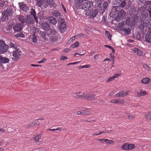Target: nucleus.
Listing matches in <instances>:
<instances>
[{"label":"nucleus","mask_w":151,"mask_h":151,"mask_svg":"<svg viewBox=\"0 0 151 151\" xmlns=\"http://www.w3.org/2000/svg\"><path fill=\"white\" fill-rule=\"evenodd\" d=\"M98 10L95 9L94 10H91V9L88 11L86 13V15L89 16L90 18H93L96 17L98 13Z\"/></svg>","instance_id":"nucleus-9"},{"label":"nucleus","mask_w":151,"mask_h":151,"mask_svg":"<svg viewBox=\"0 0 151 151\" xmlns=\"http://www.w3.org/2000/svg\"><path fill=\"white\" fill-rule=\"evenodd\" d=\"M84 98H86L88 100H91L94 99L95 98V95L92 94L90 95L89 94H86L84 96Z\"/></svg>","instance_id":"nucleus-21"},{"label":"nucleus","mask_w":151,"mask_h":151,"mask_svg":"<svg viewBox=\"0 0 151 151\" xmlns=\"http://www.w3.org/2000/svg\"><path fill=\"white\" fill-rule=\"evenodd\" d=\"M9 46L10 47H13L16 50L17 49V44H14V43L11 42L9 44Z\"/></svg>","instance_id":"nucleus-37"},{"label":"nucleus","mask_w":151,"mask_h":151,"mask_svg":"<svg viewBox=\"0 0 151 151\" xmlns=\"http://www.w3.org/2000/svg\"><path fill=\"white\" fill-rule=\"evenodd\" d=\"M136 38L138 40H140L141 39V35L139 32H138L136 34Z\"/></svg>","instance_id":"nucleus-46"},{"label":"nucleus","mask_w":151,"mask_h":151,"mask_svg":"<svg viewBox=\"0 0 151 151\" xmlns=\"http://www.w3.org/2000/svg\"><path fill=\"white\" fill-rule=\"evenodd\" d=\"M120 76L119 74H116L114 76L115 77V78H116Z\"/></svg>","instance_id":"nucleus-62"},{"label":"nucleus","mask_w":151,"mask_h":151,"mask_svg":"<svg viewBox=\"0 0 151 151\" xmlns=\"http://www.w3.org/2000/svg\"><path fill=\"white\" fill-rule=\"evenodd\" d=\"M22 28V25L19 23H17L13 26V30L15 32L14 35L16 38L24 37V35L21 32Z\"/></svg>","instance_id":"nucleus-3"},{"label":"nucleus","mask_w":151,"mask_h":151,"mask_svg":"<svg viewBox=\"0 0 151 151\" xmlns=\"http://www.w3.org/2000/svg\"><path fill=\"white\" fill-rule=\"evenodd\" d=\"M84 54H80L78 53L77 52V53H76L75 54L74 56H75L76 57H78L79 56H77V55H79L80 56H81L82 55H83Z\"/></svg>","instance_id":"nucleus-53"},{"label":"nucleus","mask_w":151,"mask_h":151,"mask_svg":"<svg viewBox=\"0 0 151 151\" xmlns=\"http://www.w3.org/2000/svg\"><path fill=\"white\" fill-rule=\"evenodd\" d=\"M109 1H105L104 2L102 5V6H101V7L100 9V10L101 11V12L102 13H104L105 10L106 9H107L108 6V3H109Z\"/></svg>","instance_id":"nucleus-15"},{"label":"nucleus","mask_w":151,"mask_h":151,"mask_svg":"<svg viewBox=\"0 0 151 151\" xmlns=\"http://www.w3.org/2000/svg\"><path fill=\"white\" fill-rule=\"evenodd\" d=\"M93 6V4L92 1H88L83 4V9L85 11H89L91 9Z\"/></svg>","instance_id":"nucleus-8"},{"label":"nucleus","mask_w":151,"mask_h":151,"mask_svg":"<svg viewBox=\"0 0 151 151\" xmlns=\"http://www.w3.org/2000/svg\"><path fill=\"white\" fill-rule=\"evenodd\" d=\"M104 47H108L109 48H110V49H111V48H112V47H111V46H110V45H104Z\"/></svg>","instance_id":"nucleus-61"},{"label":"nucleus","mask_w":151,"mask_h":151,"mask_svg":"<svg viewBox=\"0 0 151 151\" xmlns=\"http://www.w3.org/2000/svg\"><path fill=\"white\" fill-rule=\"evenodd\" d=\"M76 1L78 3L83 4L84 3L85 1L84 0H76Z\"/></svg>","instance_id":"nucleus-54"},{"label":"nucleus","mask_w":151,"mask_h":151,"mask_svg":"<svg viewBox=\"0 0 151 151\" xmlns=\"http://www.w3.org/2000/svg\"><path fill=\"white\" fill-rule=\"evenodd\" d=\"M98 140L99 141H101L102 142H104L106 143L107 141V139H98Z\"/></svg>","instance_id":"nucleus-48"},{"label":"nucleus","mask_w":151,"mask_h":151,"mask_svg":"<svg viewBox=\"0 0 151 151\" xmlns=\"http://www.w3.org/2000/svg\"><path fill=\"white\" fill-rule=\"evenodd\" d=\"M145 118L147 119H151V112L146 114L145 116Z\"/></svg>","instance_id":"nucleus-39"},{"label":"nucleus","mask_w":151,"mask_h":151,"mask_svg":"<svg viewBox=\"0 0 151 151\" xmlns=\"http://www.w3.org/2000/svg\"><path fill=\"white\" fill-rule=\"evenodd\" d=\"M22 52L19 49H17L13 51L12 55L13 58H12L13 60H17L20 58V56L22 54Z\"/></svg>","instance_id":"nucleus-7"},{"label":"nucleus","mask_w":151,"mask_h":151,"mask_svg":"<svg viewBox=\"0 0 151 151\" xmlns=\"http://www.w3.org/2000/svg\"><path fill=\"white\" fill-rule=\"evenodd\" d=\"M106 19L104 16H103L102 18V21L105 24H106Z\"/></svg>","instance_id":"nucleus-57"},{"label":"nucleus","mask_w":151,"mask_h":151,"mask_svg":"<svg viewBox=\"0 0 151 151\" xmlns=\"http://www.w3.org/2000/svg\"><path fill=\"white\" fill-rule=\"evenodd\" d=\"M81 114H82L85 115H88L89 114V111H87L86 110H82Z\"/></svg>","instance_id":"nucleus-42"},{"label":"nucleus","mask_w":151,"mask_h":151,"mask_svg":"<svg viewBox=\"0 0 151 151\" xmlns=\"http://www.w3.org/2000/svg\"><path fill=\"white\" fill-rule=\"evenodd\" d=\"M25 23L27 24H32L34 23V21L33 18L29 15H27L25 17Z\"/></svg>","instance_id":"nucleus-13"},{"label":"nucleus","mask_w":151,"mask_h":151,"mask_svg":"<svg viewBox=\"0 0 151 151\" xmlns=\"http://www.w3.org/2000/svg\"><path fill=\"white\" fill-rule=\"evenodd\" d=\"M90 67L89 65H83L82 66H80L79 67V68L81 69L82 68H88Z\"/></svg>","instance_id":"nucleus-49"},{"label":"nucleus","mask_w":151,"mask_h":151,"mask_svg":"<svg viewBox=\"0 0 151 151\" xmlns=\"http://www.w3.org/2000/svg\"><path fill=\"white\" fill-rule=\"evenodd\" d=\"M17 18L18 20L20 22L24 24L25 23V18H24V17L23 16H19Z\"/></svg>","instance_id":"nucleus-23"},{"label":"nucleus","mask_w":151,"mask_h":151,"mask_svg":"<svg viewBox=\"0 0 151 151\" xmlns=\"http://www.w3.org/2000/svg\"><path fill=\"white\" fill-rule=\"evenodd\" d=\"M110 103H113V104H118V103H119V104H121L122 103V101L120 100V99H113L111 100L110 101Z\"/></svg>","instance_id":"nucleus-26"},{"label":"nucleus","mask_w":151,"mask_h":151,"mask_svg":"<svg viewBox=\"0 0 151 151\" xmlns=\"http://www.w3.org/2000/svg\"><path fill=\"white\" fill-rule=\"evenodd\" d=\"M42 59V60L41 61H38L37 63H42L45 62V61L46 60V59L45 58H43Z\"/></svg>","instance_id":"nucleus-52"},{"label":"nucleus","mask_w":151,"mask_h":151,"mask_svg":"<svg viewBox=\"0 0 151 151\" xmlns=\"http://www.w3.org/2000/svg\"><path fill=\"white\" fill-rule=\"evenodd\" d=\"M42 26L43 29L46 31V32L50 28L49 25L46 22H43L42 23Z\"/></svg>","instance_id":"nucleus-20"},{"label":"nucleus","mask_w":151,"mask_h":151,"mask_svg":"<svg viewBox=\"0 0 151 151\" xmlns=\"http://www.w3.org/2000/svg\"><path fill=\"white\" fill-rule=\"evenodd\" d=\"M20 9L25 12H27L29 10V7L25 4L24 2H19L18 4Z\"/></svg>","instance_id":"nucleus-11"},{"label":"nucleus","mask_w":151,"mask_h":151,"mask_svg":"<svg viewBox=\"0 0 151 151\" xmlns=\"http://www.w3.org/2000/svg\"><path fill=\"white\" fill-rule=\"evenodd\" d=\"M30 14L32 15L34 19L37 23H38V20L37 19V14L35 9L33 8H32L31 9Z\"/></svg>","instance_id":"nucleus-17"},{"label":"nucleus","mask_w":151,"mask_h":151,"mask_svg":"<svg viewBox=\"0 0 151 151\" xmlns=\"http://www.w3.org/2000/svg\"><path fill=\"white\" fill-rule=\"evenodd\" d=\"M136 146L135 145L133 144H129L128 143V150H132L133 149L135 148Z\"/></svg>","instance_id":"nucleus-38"},{"label":"nucleus","mask_w":151,"mask_h":151,"mask_svg":"<svg viewBox=\"0 0 151 151\" xmlns=\"http://www.w3.org/2000/svg\"><path fill=\"white\" fill-rule=\"evenodd\" d=\"M47 33L48 36L50 35H57L58 33L53 29L50 28L47 32Z\"/></svg>","instance_id":"nucleus-16"},{"label":"nucleus","mask_w":151,"mask_h":151,"mask_svg":"<svg viewBox=\"0 0 151 151\" xmlns=\"http://www.w3.org/2000/svg\"><path fill=\"white\" fill-rule=\"evenodd\" d=\"M124 33L127 35H128L131 33V30L130 28H127V29L124 28L122 29Z\"/></svg>","instance_id":"nucleus-29"},{"label":"nucleus","mask_w":151,"mask_h":151,"mask_svg":"<svg viewBox=\"0 0 151 151\" xmlns=\"http://www.w3.org/2000/svg\"><path fill=\"white\" fill-rule=\"evenodd\" d=\"M31 38L34 43H35L37 42V36L35 34H34L32 35V36L31 37Z\"/></svg>","instance_id":"nucleus-28"},{"label":"nucleus","mask_w":151,"mask_h":151,"mask_svg":"<svg viewBox=\"0 0 151 151\" xmlns=\"http://www.w3.org/2000/svg\"><path fill=\"white\" fill-rule=\"evenodd\" d=\"M64 50L65 52H69L70 50L69 48H66Z\"/></svg>","instance_id":"nucleus-60"},{"label":"nucleus","mask_w":151,"mask_h":151,"mask_svg":"<svg viewBox=\"0 0 151 151\" xmlns=\"http://www.w3.org/2000/svg\"><path fill=\"white\" fill-rule=\"evenodd\" d=\"M96 6L98 8H99V9H100L102 4V0H96Z\"/></svg>","instance_id":"nucleus-30"},{"label":"nucleus","mask_w":151,"mask_h":151,"mask_svg":"<svg viewBox=\"0 0 151 151\" xmlns=\"http://www.w3.org/2000/svg\"><path fill=\"white\" fill-rule=\"evenodd\" d=\"M40 138L41 137L40 135H37L35 137V141L38 142V141L40 139Z\"/></svg>","instance_id":"nucleus-47"},{"label":"nucleus","mask_w":151,"mask_h":151,"mask_svg":"<svg viewBox=\"0 0 151 151\" xmlns=\"http://www.w3.org/2000/svg\"><path fill=\"white\" fill-rule=\"evenodd\" d=\"M115 78V77L113 76L111 77H110L107 80V82L110 81H113Z\"/></svg>","instance_id":"nucleus-50"},{"label":"nucleus","mask_w":151,"mask_h":151,"mask_svg":"<svg viewBox=\"0 0 151 151\" xmlns=\"http://www.w3.org/2000/svg\"><path fill=\"white\" fill-rule=\"evenodd\" d=\"M36 120L35 122L34 123V126L38 125H40V123L38 121H37Z\"/></svg>","instance_id":"nucleus-55"},{"label":"nucleus","mask_w":151,"mask_h":151,"mask_svg":"<svg viewBox=\"0 0 151 151\" xmlns=\"http://www.w3.org/2000/svg\"><path fill=\"white\" fill-rule=\"evenodd\" d=\"M7 3V2L1 1V2H0V6L1 7L4 8L6 7Z\"/></svg>","instance_id":"nucleus-35"},{"label":"nucleus","mask_w":151,"mask_h":151,"mask_svg":"<svg viewBox=\"0 0 151 151\" xmlns=\"http://www.w3.org/2000/svg\"><path fill=\"white\" fill-rule=\"evenodd\" d=\"M77 115L82 114H81V110L80 111H78L77 112Z\"/></svg>","instance_id":"nucleus-64"},{"label":"nucleus","mask_w":151,"mask_h":151,"mask_svg":"<svg viewBox=\"0 0 151 151\" xmlns=\"http://www.w3.org/2000/svg\"><path fill=\"white\" fill-rule=\"evenodd\" d=\"M133 51L139 55H142V52L138 48H135L133 49Z\"/></svg>","instance_id":"nucleus-25"},{"label":"nucleus","mask_w":151,"mask_h":151,"mask_svg":"<svg viewBox=\"0 0 151 151\" xmlns=\"http://www.w3.org/2000/svg\"><path fill=\"white\" fill-rule=\"evenodd\" d=\"M150 81V80L148 78H146L142 79L141 82L144 84H147L149 83Z\"/></svg>","instance_id":"nucleus-24"},{"label":"nucleus","mask_w":151,"mask_h":151,"mask_svg":"<svg viewBox=\"0 0 151 151\" xmlns=\"http://www.w3.org/2000/svg\"><path fill=\"white\" fill-rule=\"evenodd\" d=\"M148 16V14L147 10H145L142 12L140 16V19L141 20L145 19Z\"/></svg>","instance_id":"nucleus-14"},{"label":"nucleus","mask_w":151,"mask_h":151,"mask_svg":"<svg viewBox=\"0 0 151 151\" xmlns=\"http://www.w3.org/2000/svg\"><path fill=\"white\" fill-rule=\"evenodd\" d=\"M40 33L41 37L43 40H47V38L46 37V33L45 32L40 31Z\"/></svg>","instance_id":"nucleus-32"},{"label":"nucleus","mask_w":151,"mask_h":151,"mask_svg":"<svg viewBox=\"0 0 151 151\" xmlns=\"http://www.w3.org/2000/svg\"><path fill=\"white\" fill-rule=\"evenodd\" d=\"M45 1L51 7H54L55 4L53 3V0H45Z\"/></svg>","instance_id":"nucleus-27"},{"label":"nucleus","mask_w":151,"mask_h":151,"mask_svg":"<svg viewBox=\"0 0 151 151\" xmlns=\"http://www.w3.org/2000/svg\"><path fill=\"white\" fill-rule=\"evenodd\" d=\"M148 29V32L145 36V40L146 42L151 43V28L149 27Z\"/></svg>","instance_id":"nucleus-12"},{"label":"nucleus","mask_w":151,"mask_h":151,"mask_svg":"<svg viewBox=\"0 0 151 151\" xmlns=\"http://www.w3.org/2000/svg\"><path fill=\"white\" fill-rule=\"evenodd\" d=\"M1 61L3 63H8L9 62V60L6 57L4 58L2 57L1 58Z\"/></svg>","instance_id":"nucleus-31"},{"label":"nucleus","mask_w":151,"mask_h":151,"mask_svg":"<svg viewBox=\"0 0 151 151\" xmlns=\"http://www.w3.org/2000/svg\"><path fill=\"white\" fill-rule=\"evenodd\" d=\"M151 24L149 22H142L139 25V28L143 35L145 34L147 31L148 27Z\"/></svg>","instance_id":"nucleus-6"},{"label":"nucleus","mask_w":151,"mask_h":151,"mask_svg":"<svg viewBox=\"0 0 151 151\" xmlns=\"http://www.w3.org/2000/svg\"><path fill=\"white\" fill-rule=\"evenodd\" d=\"M52 14L53 16L56 18H58V19L59 18H61L60 17L61 16V13L58 10H54L52 12Z\"/></svg>","instance_id":"nucleus-18"},{"label":"nucleus","mask_w":151,"mask_h":151,"mask_svg":"<svg viewBox=\"0 0 151 151\" xmlns=\"http://www.w3.org/2000/svg\"><path fill=\"white\" fill-rule=\"evenodd\" d=\"M9 47V45L6 44L3 40H0V54L6 52Z\"/></svg>","instance_id":"nucleus-5"},{"label":"nucleus","mask_w":151,"mask_h":151,"mask_svg":"<svg viewBox=\"0 0 151 151\" xmlns=\"http://www.w3.org/2000/svg\"><path fill=\"white\" fill-rule=\"evenodd\" d=\"M79 62H74V63H69V64H68L67 65H75V64H76L77 63H79Z\"/></svg>","instance_id":"nucleus-59"},{"label":"nucleus","mask_w":151,"mask_h":151,"mask_svg":"<svg viewBox=\"0 0 151 151\" xmlns=\"http://www.w3.org/2000/svg\"><path fill=\"white\" fill-rule=\"evenodd\" d=\"M37 18H39L40 20H43L44 16L42 12H40L37 14Z\"/></svg>","instance_id":"nucleus-34"},{"label":"nucleus","mask_w":151,"mask_h":151,"mask_svg":"<svg viewBox=\"0 0 151 151\" xmlns=\"http://www.w3.org/2000/svg\"><path fill=\"white\" fill-rule=\"evenodd\" d=\"M61 60H64L65 59H67V57L66 56H62V57L60 58Z\"/></svg>","instance_id":"nucleus-58"},{"label":"nucleus","mask_w":151,"mask_h":151,"mask_svg":"<svg viewBox=\"0 0 151 151\" xmlns=\"http://www.w3.org/2000/svg\"><path fill=\"white\" fill-rule=\"evenodd\" d=\"M36 6L38 7L42 8L41 6H42V8H46L49 5L45 0H36Z\"/></svg>","instance_id":"nucleus-10"},{"label":"nucleus","mask_w":151,"mask_h":151,"mask_svg":"<svg viewBox=\"0 0 151 151\" xmlns=\"http://www.w3.org/2000/svg\"><path fill=\"white\" fill-rule=\"evenodd\" d=\"M75 39V37H72L68 41V43H69V42H71L73 41V40H74Z\"/></svg>","instance_id":"nucleus-56"},{"label":"nucleus","mask_w":151,"mask_h":151,"mask_svg":"<svg viewBox=\"0 0 151 151\" xmlns=\"http://www.w3.org/2000/svg\"><path fill=\"white\" fill-rule=\"evenodd\" d=\"M84 96H85V95H84V94H83V95H82L79 96V98L80 99H82L83 98H84Z\"/></svg>","instance_id":"nucleus-63"},{"label":"nucleus","mask_w":151,"mask_h":151,"mask_svg":"<svg viewBox=\"0 0 151 151\" xmlns=\"http://www.w3.org/2000/svg\"><path fill=\"white\" fill-rule=\"evenodd\" d=\"M114 4L116 6L112 9V12L115 14H117L115 17L117 22H119L123 19L125 16V12L123 10H120V9L124 7L127 5L126 0H115Z\"/></svg>","instance_id":"nucleus-1"},{"label":"nucleus","mask_w":151,"mask_h":151,"mask_svg":"<svg viewBox=\"0 0 151 151\" xmlns=\"http://www.w3.org/2000/svg\"><path fill=\"white\" fill-rule=\"evenodd\" d=\"M146 94V91H142L139 92V94L138 95V96L139 97L143 96L145 95Z\"/></svg>","instance_id":"nucleus-43"},{"label":"nucleus","mask_w":151,"mask_h":151,"mask_svg":"<svg viewBox=\"0 0 151 151\" xmlns=\"http://www.w3.org/2000/svg\"><path fill=\"white\" fill-rule=\"evenodd\" d=\"M128 147V143H124L121 147V148L123 150H127Z\"/></svg>","instance_id":"nucleus-36"},{"label":"nucleus","mask_w":151,"mask_h":151,"mask_svg":"<svg viewBox=\"0 0 151 151\" xmlns=\"http://www.w3.org/2000/svg\"><path fill=\"white\" fill-rule=\"evenodd\" d=\"M48 21L50 24H52L54 25H55L57 23L56 19L53 17H50L48 19Z\"/></svg>","instance_id":"nucleus-19"},{"label":"nucleus","mask_w":151,"mask_h":151,"mask_svg":"<svg viewBox=\"0 0 151 151\" xmlns=\"http://www.w3.org/2000/svg\"><path fill=\"white\" fill-rule=\"evenodd\" d=\"M127 92H126L125 91H121L120 92H119L116 94V96L118 97L124 96L128 94Z\"/></svg>","instance_id":"nucleus-22"},{"label":"nucleus","mask_w":151,"mask_h":151,"mask_svg":"<svg viewBox=\"0 0 151 151\" xmlns=\"http://www.w3.org/2000/svg\"><path fill=\"white\" fill-rule=\"evenodd\" d=\"M106 36L108 37V38L109 40H111V36L109 33V32L107 31H105Z\"/></svg>","instance_id":"nucleus-41"},{"label":"nucleus","mask_w":151,"mask_h":151,"mask_svg":"<svg viewBox=\"0 0 151 151\" xmlns=\"http://www.w3.org/2000/svg\"><path fill=\"white\" fill-rule=\"evenodd\" d=\"M114 141L112 140H109L107 139V141L106 142V144L107 145L111 144L114 143Z\"/></svg>","instance_id":"nucleus-44"},{"label":"nucleus","mask_w":151,"mask_h":151,"mask_svg":"<svg viewBox=\"0 0 151 151\" xmlns=\"http://www.w3.org/2000/svg\"><path fill=\"white\" fill-rule=\"evenodd\" d=\"M79 42L77 41L73 44V45H71V47L72 48H75V47H78L79 45Z\"/></svg>","instance_id":"nucleus-40"},{"label":"nucleus","mask_w":151,"mask_h":151,"mask_svg":"<svg viewBox=\"0 0 151 151\" xmlns=\"http://www.w3.org/2000/svg\"><path fill=\"white\" fill-rule=\"evenodd\" d=\"M143 66L147 70H148L150 69L149 67L146 64L144 65Z\"/></svg>","instance_id":"nucleus-51"},{"label":"nucleus","mask_w":151,"mask_h":151,"mask_svg":"<svg viewBox=\"0 0 151 151\" xmlns=\"http://www.w3.org/2000/svg\"><path fill=\"white\" fill-rule=\"evenodd\" d=\"M76 6L77 8L79 9H83V4L81 3H80L77 2L75 3Z\"/></svg>","instance_id":"nucleus-33"},{"label":"nucleus","mask_w":151,"mask_h":151,"mask_svg":"<svg viewBox=\"0 0 151 151\" xmlns=\"http://www.w3.org/2000/svg\"><path fill=\"white\" fill-rule=\"evenodd\" d=\"M147 11L148 12V13H149V17L151 19V7H150V6H149L148 9H147Z\"/></svg>","instance_id":"nucleus-45"},{"label":"nucleus","mask_w":151,"mask_h":151,"mask_svg":"<svg viewBox=\"0 0 151 151\" xmlns=\"http://www.w3.org/2000/svg\"><path fill=\"white\" fill-rule=\"evenodd\" d=\"M13 10L12 6H9L2 12L1 19L2 22L7 21L9 17H11L13 16Z\"/></svg>","instance_id":"nucleus-2"},{"label":"nucleus","mask_w":151,"mask_h":151,"mask_svg":"<svg viewBox=\"0 0 151 151\" xmlns=\"http://www.w3.org/2000/svg\"><path fill=\"white\" fill-rule=\"evenodd\" d=\"M58 22L59 30L61 32H64L66 30L67 28L65 20L62 18H59L58 19Z\"/></svg>","instance_id":"nucleus-4"}]
</instances>
